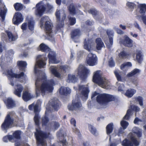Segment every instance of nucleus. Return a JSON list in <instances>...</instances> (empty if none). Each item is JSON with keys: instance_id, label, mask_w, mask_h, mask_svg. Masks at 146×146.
<instances>
[{"instance_id": "ddd939ff", "label": "nucleus", "mask_w": 146, "mask_h": 146, "mask_svg": "<svg viewBox=\"0 0 146 146\" xmlns=\"http://www.w3.org/2000/svg\"><path fill=\"white\" fill-rule=\"evenodd\" d=\"M53 27V24L51 22L49 21H46L45 22L44 24L45 30L47 36L50 38L52 37V36L51 33Z\"/></svg>"}, {"instance_id": "052dcab7", "label": "nucleus", "mask_w": 146, "mask_h": 146, "mask_svg": "<svg viewBox=\"0 0 146 146\" xmlns=\"http://www.w3.org/2000/svg\"><path fill=\"white\" fill-rule=\"evenodd\" d=\"M117 86H118V91H123L125 88V86L123 84H118Z\"/></svg>"}, {"instance_id": "a878e982", "label": "nucleus", "mask_w": 146, "mask_h": 146, "mask_svg": "<svg viewBox=\"0 0 146 146\" xmlns=\"http://www.w3.org/2000/svg\"><path fill=\"white\" fill-rule=\"evenodd\" d=\"M96 48L98 50H101L104 46L103 42L100 38H98L96 39Z\"/></svg>"}, {"instance_id": "9b49d317", "label": "nucleus", "mask_w": 146, "mask_h": 146, "mask_svg": "<svg viewBox=\"0 0 146 146\" xmlns=\"http://www.w3.org/2000/svg\"><path fill=\"white\" fill-rule=\"evenodd\" d=\"M97 61L96 56L92 53H89L86 59L87 64L90 66H94L96 65Z\"/></svg>"}, {"instance_id": "c03bdc74", "label": "nucleus", "mask_w": 146, "mask_h": 146, "mask_svg": "<svg viewBox=\"0 0 146 146\" xmlns=\"http://www.w3.org/2000/svg\"><path fill=\"white\" fill-rule=\"evenodd\" d=\"M89 40H88L85 39L84 41V48L87 50L90 51V45L89 42Z\"/></svg>"}, {"instance_id": "864d4df0", "label": "nucleus", "mask_w": 146, "mask_h": 146, "mask_svg": "<svg viewBox=\"0 0 146 146\" xmlns=\"http://www.w3.org/2000/svg\"><path fill=\"white\" fill-rule=\"evenodd\" d=\"M61 97L62 98L67 97L69 96L70 94V92H59Z\"/></svg>"}, {"instance_id": "393cba45", "label": "nucleus", "mask_w": 146, "mask_h": 146, "mask_svg": "<svg viewBox=\"0 0 146 146\" xmlns=\"http://www.w3.org/2000/svg\"><path fill=\"white\" fill-rule=\"evenodd\" d=\"M38 50L41 51L42 52H47L50 51V48L43 43H41L39 45L38 48Z\"/></svg>"}, {"instance_id": "69168bd1", "label": "nucleus", "mask_w": 146, "mask_h": 146, "mask_svg": "<svg viewBox=\"0 0 146 146\" xmlns=\"http://www.w3.org/2000/svg\"><path fill=\"white\" fill-rule=\"evenodd\" d=\"M55 15L57 19V21L59 22L60 21V13L59 11H56Z\"/></svg>"}, {"instance_id": "39448f33", "label": "nucleus", "mask_w": 146, "mask_h": 146, "mask_svg": "<svg viewBox=\"0 0 146 146\" xmlns=\"http://www.w3.org/2000/svg\"><path fill=\"white\" fill-rule=\"evenodd\" d=\"M39 101H37L36 104L33 103L29 106V109L31 111H33L35 113V115L34 117V120L36 125H38L39 122V117L38 113L39 111V108L38 102Z\"/></svg>"}, {"instance_id": "ea45409f", "label": "nucleus", "mask_w": 146, "mask_h": 146, "mask_svg": "<svg viewBox=\"0 0 146 146\" xmlns=\"http://www.w3.org/2000/svg\"><path fill=\"white\" fill-rule=\"evenodd\" d=\"M5 74L8 77L11 78H15V73L13 72L12 69L7 70L5 72Z\"/></svg>"}, {"instance_id": "bb28decb", "label": "nucleus", "mask_w": 146, "mask_h": 146, "mask_svg": "<svg viewBox=\"0 0 146 146\" xmlns=\"http://www.w3.org/2000/svg\"><path fill=\"white\" fill-rule=\"evenodd\" d=\"M141 72V70L138 68H135L131 72L127 74V76L128 77L137 76Z\"/></svg>"}, {"instance_id": "f257e3e1", "label": "nucleus", "mask_w": 146, "mask_h": 146, "mask_svg": "<svg viewBox=\"0 0 146 146\" xmlns=\"http://www.w3.org/2000/svg\"><path fill=\"white\" fill-rule=\"evenodd\" d=\"M96 96L97 102L101 105H105L108 102L114 101L115 99V97L112 95L105 93L99 94L96 92H93L91 98L92 99Z\"/></svg>"}, {"instance_id": "9d476101", "label": "nucleus", "mask_w": 146, "mask_h": 146, "mask_svg": "<svg viewBox=\"0 0 146 146\" xmlns=\"http://www.w3.org/2000/svg\"><path fill=\"white\" fill-rule=\"evenodd\" d=\"M89 72V70L84 67H79L78 74L82 80H84L87 78Z\"/></svg>"}, {"instance_id": "a211bd4d", "label": "nucleus", "mask_w": 146, "mask_h": 146, "mask_svg": "<svg viewBox=\"0 0 146 146\" xmlns=\"http://www.w3.org/2000/svg\"><path fill=\"white\" fill-rule=\"evenodd\" d=\"M71 37L74 40L78 39L81 35L80 30L78 29H76L72 30L70 33Z\"/></svg>"}, {"instance_id": "7ed1b4c3", "label": "nucleus", "mask_w": 146, "mask_h": 146, "mask_svg": "<svg viewBox=\"0 0 146 146\" xmlns=\"http://www.w3.org/2000/svg\"><path fill=\"white\" fill-rule=\"evenodd\" d=\"M15 114L14 111L10 112L6 117L4 122L1 125V127L4 130L7 129L11 127L13 121L12 117Z\"/></svg>"}, {"instance_id": "bf43d9fd", "label": "nucleus", "mask_w": 146, "mask_h": 146, "mask_svg": "<svg viewBox=\"0 0 146 146\" xmlns=\"http://www.w3.org/2000/svg\"><path fill=\"white\" fill-rule=\"evenodd\" d=\"M108 64L110 67H113L115 66V63L112 57L108 61Z\"/></svg>"}, {"instance_id": "c756f323", "label": "nucleus", "mask_w": 146, "mask_h": 146, "mask_svg": "<svg viewBox=\"0 0 146 146\" xmlns=\"http://www.w3.org/2000/svg\"><path fill=\"white\" fill-rule=\"evenodd\" d=\"M133 132L136 134L137 137H140L141 136L142 130L137 127H134L132 130Z\"/></svg>"}, {"instance_id": "a18cd8bd", "label": "nucleus", "mask_w": 146, "mask_h": 146, "mask_svg": "<svg viewBox=\"0 0 146 146\" xmlns=\"http://www.w3.org/2000/svg\"><path fill=\"white\" fill-rule=\"evenodd\" d=\"M68 10L70 13L75 14L76 13V10L74 6L70 4L69 6Z\"/></svg>"}, {"instance_id": "f3484780", "label": "nucleus", "mask_w": 146, "mask_h": 146, "mask_svg": "<svg viewBox=\"0 0 146 146\" xmlns=\"http://www.w3.org/2000/svg\"><path fill=\"white\" fill-rule=\"evenodd\" d=\"M121 42L122 44L126 47H131L133 45L132 40L127 35L124 36V38L122 40Z\"/></svg>"}, {"instance_id": "f704fd0d", "label": "nucleus", "mask_w": 146, "mask_h": 146, "mask_svg": "<svg viewBox=\"0 0 146 146\" xmlns=\"http://www.w3.org/2000/svg\"><path fill=\"white\" fill-rule=\"evenodd\" d=\"M21 134V132L20 131H16L13 133L12 136L14 138V142L15 141L16 139H20Z\"/></svg>"}, {"instance_id": "a19ab883", "label": "nucleus", "mask_w": 146, "mask_h": 146, "mask_svg": "<svg viewBox=\"0 0 146 146\" xmlns=\"http://www.w3.org/2000/svg\"><path fill=\"white\" fill-rule=\"evenodd\" d=\"M51 71L52 74L55 76L57 78H60V74L57 71L56 68H51Z\"/></svg>"}, {"instance_id": "58836bf2", "label": "nucleus", "mask_w": 146, "mask_h": 146, "mask_svg": "<svg viewBox=\"0 0 146 146\" xmlns=\"http://www.w3.org/2000/svg\"><path fill=\"white\" fill-rule=\"evenodd\" d=\"M9 140L11 142H14V137L12 135H9L4 137L3 138V141L4 142H6Z\"/></svg>"}, {"instance_id": "c85d7f7f", "label": "nucleus", "mask_w": 146, "mask_h": 146, "mask_svg": "<svg viewBox=\"0 0 146 146\" xmlns=\"http://www.w3.org/2000/svg\"><path fill=\"white\" fill-rule=\"evenodd\" d=\"M42 125L43 126L50 127L51 124L49 122V119L46 116L42 117Z\"/></svg>"}, {"instance_id": "72a5a7b5", "label": "nucleus", "mask_w": 146, "mask_h": 146, "mask_svg": "<svg viewBox=\"0 0 146 146\" xmlns=\"http://www.w3.org/2000/svg\"><path fill=\"white\" fill-rule=\"evenodd\" d=\"M102 83L100 84L99 85H102L103 88H108L109 87L108 81L105 78H104L102 80Z\"/></svg>"}, {"instance_id": "cd10ccee", "label": "nucleus", "mask_w": 146, "mask_h": 146, "mask_svg": "<svg viewBox=\"0 0 146 146\" xmlns=\"http://www.w3.org/2000/svg\"><path fill=\"white\" fill-rule=\"evenodd\" d=\"M88 92H78L76 95L77 97L81 98L83 100H86L87 99L88 96Z\"/></svg>"}, {"instance_id": "09e8293b", "label": "nucleus", "mask_w": 146, "mask_h": 146, "mask_svg": "<svg viewBox=\"0 0 146 146\" xmlns=\"http://www.w3.org/2000/svg\"><path fill=\"white\" fill-rule=\"evenodd\" d=\"M88 12L92 14L94 17L97 15L98 14V11L94 9H90L88 10Z\"/></svg>"}, {"instance_id": "f8f14e48", "label": "nucleus", "mask_w": 146, "mask_h": 146, "mask_svg": "<svg viewBox=\"0 0 146 146\" xmlns=\"http://www.w3.org/2000/svg\"><path fill=\"white\" fill-rule=\"evenodd\" d=\"M53 89V85L47 82L42 83L40 86V91H52Z\"/></svg>"}, {"instance_id": "0eeeda50", "label": "nucleus", "mask_w": 146, "mask_h": 146, "mask_svg": "<svg viewBox=\"0 0 146 146\" xmlns=\"http://www.w3.org/2000/svg\"><path fill=\"white\" fill-rule=\"evenodd\" d=\"M100 70H97L94 72L92 78V81L94 83L99 85L103 83L104 77H102Z\"/></svg>"}, {"instance_id": "1a4fd4ad", "label": "nucleus", "mask_w": 146, "mask_h": 146, "mask_svg": "<svg viewBox=\"0 0 146 146\" xmlns=\"http://www.w3.org/2000/svg\"><path fill=\"white\" fill-rule=\"evenodd\" d=\"M82 107V104L80 100L76 99L73 101L71 105L68 106V109L70 110H77Z\"/></svg>"}, {"instance_id": "2eb2a0df", "label": "nucleus", "mask_w": 146, "mask_h": 146, "mask_svg": "<svg viewBox=\"0 0 146 146\" xmlns=\"http://www.w3.org/2000/svg\"><path fill=\"white\" fill-rule=\"evenodd\" d=\"M50 105L52 109L56 111L61 106L60 101L56 98L52 99L50 101Z\"/></svg>"}, {"instance_id": "8fccbe9b", "label": "nucleus", "mask_w": 146, "mask_h": 146, "mask_svg": "<svg viewBox=\"0 0 146 146\" xmlns=\"http://www.w3.org/2000/svg\"><path fill=\"white\" fill-rule=\"evenodd\" d=\"M68 79L72 82L73 83H75L76 82L77 80V78L74 75H69L68 76Z\"/></svg>"}, {"instance_id": "13d9d810", "label": "nucleus", "mask_w": 146, "mask_h": 146, "mask_svg": "<svg viewBox=\"0 0 146 146\" xmlns=\"http://www.w3.org/2000/svg\"><path fill=\"white\" fill-rule=\"evenodd\" d=\"M114 73L117 80L118 81H121L122 80L121 76L119 74L118 72L117 71H115L114 72Z\"/></svg>"}, {"instance_id": "603ef678", "label": "nucleus", "mask_w": 146, "mask_h": 146, "mask_svg": "<svg viewBox=\"0 0 146 146\" xmlns=\"http://www.w3.org/2000/svg\"><path fill=\"white\" fill-rule=\"evenodd\" d=\"M69 21L70 25L71 26L74 25L76 22V19L75 17H69Z\"/></svg>"}, {"instance_id": "4c0bfd02", "label": "nucleus", "mask_w": 146, "mask_h": 146, "mask_svg": "<svg viewBox=\"0 0 146 146\" xmlns=\"http://www.w3.org/2000/svg\"><path fill=\"white\" fill-rule=\"evenodd\" d=\"M5 32L7 34L9 39L11 41H14L16 40L15 36L12 33L8 31H6Z\"/></svg>"}, {"instance_id": "0e129e2a", "label": "nucleus", "mask_w": 146, "mask_h": 146, "mask_svg": "<svg viewBox=\"0 0 146 146\" xmlns=\"http://www.w3.org/2000/svg\"><path fill=\"white\" fill-rule=\"evenodd\" d=\"M124 94L128 98L131 97L135 94L133 92H124Z\"/></svg>"}, {"instance_id": "6e6d98bb", "label": "nucleus", "mask_w": 146, "mask_h": 146, "mask_svg": "<svg viewBox=\"0 0 146 146\" xmlns=\"http://www.w3.org/2000/svg\"><path fill=\"white\" fill-rule=\"evenodd\" d=\"M126 5L129 8L131 9H133L136 6V5L134 3L130 2L127 3Z\"/></svg>"}, {"instance_id": "4d7b16f0", "label": "nucleus", "mask_w": 146, "mask_h": 146, "mask_svg": "<svg viewBox=\"0 0 146 146\" xmlns=\"http://www.w3.org/2000/svg\"><path fill=\"white\" fill-rule=\"evenodd\" d=\"M50 92H36V96L37 97L38 96V94L39 93H40L43 97L48 96Z\"/></svg>"}, {"instance_id": "c9c22d12", "label": "nucleus", "mask_w": 146, "mask_h": 146, "mask_svg": "<svg viewBox=\"0 0 146 146\" xmlns=\"http://www.w3.org/2000/svg\"><path fill=\"white\" fill-rule=\"evenodd\" d=\"M70 122L71 124L73 125L74 127V128H73V131L76 133H79V130L76 127V120L74 118H72L70 120Z\"/></svg>"}, {"instance_id": "de8ad7c7", "label": "nucleus", "mask_w": 146, "mask_h": 146, "mask_svg": "<svg viewBox=\"0 0 146 146\" xmlns=\"http://www.w3.org/2000/svg\"><path fill=\"white\" fill-rule=\"evenodd\" d=\"M35 23L33 21H29L28 23V27L29 29L31 31L34 30Z\"/></svg>"}, {"instance_id": "4468645a", "label": "nucleus", "mask_w": 146, "mask_h": 146, "mask_svg": "<svg viewBox=\"0 0 146 146\" xmlns=\"http://www.w3.org/2000/svg\"><path fill=\"white\" fill-rule=\"evenodd\" d=\"M23 20L22 15L21 13L17 12L15 13L12 19L13 24L17 25L19 24Z\"/></svg>"}, {"instance_id": "423d86ee", "label": "nucleus", "mask_w": 146, "mask_h": 146, "mask_svg": "<svg viewBox=\"0 0 146 146\" xmlns=\"http://www.w3.org/2000/svg\"><path fill=\"white\" fill-rule=\"evenodd\" d=\"M42 2L40 1L36 5L35 14L36 15L39 17H41L43 15L46 10L45 6L42 5Z\"/></svg>"}, {"instance_id": "e2e57ef3", "label": "nucleus", "mask_w": 146, "mask_h": 146, "mask_svg": "<svg viewBox=\"0 0 146 146\" xmlns=\"http://www.w3.org/2000/svg\"><path fill=\"white\" fill-rule=\"evenodd\" d=\"M58 91H70V89L64 86H61L58 90Z\"/></svg>"}, {"instance_id": "5701e85b", "label": "nucleus", "mask_w": 146, "mask_h": 146, "mask_svg": "<svg viewBox=\"0 0 146 146\" xmlns=\"http://www.w3.org/2000/svg\"><path fill=\"white\" fill-rule=\"evenodd\" d=\"M22 98L25 102H27L34 98L35 96L31 95L29 92H23Z\"/></svg>"}, {"instance_id": "6ab92c4d", "label": "nucleus", "mask_w": 146, "mask_h": 146, "mask_svg": "<svg viewBox=\"0 0 146 146\" xmlns=\"http://www.w3.org/2000/svg\"><path fill=\"white\" fill-rule=\"evenodd\" d=\"M27 65V63L25 61H18L17 62V66L21 71L25 72Z\"/></svg>"}, {"instance_id": "4be33fe9", "label": "nucleus", "mask_w": 146, "mask_h": 146, "mask_svg": "<svg viewBox=\"0 0 146 146\" xmlns=\"http://www.w3.org/2000/svg\"><path fill=\"white\" fill-rule=\"evenodd\" d=\"M7 9L5 6L0 7V17H1L2 21H3L5 19Z\"/></svg>"}, {"instance_id": "dca6fc26", "label": "nucleus", "mask_w": 146, "mask_h": 146, "mask_svg": "<svg viewBox=\"0 0 146 146\" xmlns=\"http://www.w3.org/2000/svg\"><path fill=\"white\" fill-rule=\"evenodd\" d=\"M140 110V108L138 106L133 105H131V106L130 109L127 110V113L123 117V119L128 120L130 116L131 115L132 110L137 112L139 111Z\"/></svg>"}, {"instance_id": "aec40b11", "label": "nucleus", "mask_w": 146, "mask_h": 146, "mask_svg": "<svg viewBox=\"0 0 146 146\" xmlns=\"http://www.w3.org/2000/svg\"><path fill=\"white\" fill-rule=\"evenodd\" d=\"M4 102L8 109L12 108L16 106L15 102L11 98H8L6 100L4 101Z\"/></svg>"}, {"instance_id": "5fc2aeb1", "label": "nucleus", "mask_w": 146, "mask_h": 146, "mask_svg": "<svg viewBox=\"0 0 146 146\" xmlns=\"http://www.w3.org/2000/svg\"><path fill=\"white\" fill-rule=\"evenodd\" d=\"M120 124L124 129H126L129 125L128 122L123 120L121 121Z\"/></svg>"}, {"instance_id": "7c9ffc66", "label": "nucleus", "mask_w": 146, "mask_h": 146, "mask_svg": "<svg viewBox=\"0 0 146 146\" xmlns=\"http://www.w3.org/2000/svg\"><path fill=\"white\" fill-rule=\"evenodd\" d=\"M16 11H20L23 8V5L21 3H16L13 5Z\"/></svg>"}, {"instance_id": "3c124183", "label": "nucleus", "mask_w": 146, "mask_h": 146, "mask_svg": "<svg viewBox=\"0 0 146 146\" xmlns=\"http://www.w3.org/2000/svg\"><path fill=\"white\" fill-rule=\"evenodd\" d=\"M15 91H22L23 87L21 84H18L15 86Z\"/></svg>"}, {"instance_id": "e433bc0d", "label": "nucleus", "mask_w": 146, "mask_h": 146, "mask_svg": "<svg viewBox=\"0 0 146 146\" xmlns=\"http://www.w3.org/2000/svg\"><path fill=\"white\" fill-rule=\"evenodd\" d=\"M113 124L112 123L109 124L106 127V132L108 135L110 134L111 133L113 129Z\"/></svg>"}, {"instance_id": "774afa93", "label": "nucleus", "mask_w": 146, "mask_h": 146, "mask_svg": "<svg viewBox=\"0 0 146 146\" xmlns=\"http://www.w3.org/2000/svg\"><path fill=\"white\" fill-rule=\"evenodd\" d=\"M139 17L141 18L144 24L146 25V15H142L139 16Z\"/></svg>"}, {"instance_id": "f03ea898", "label": "nucleus", "mask_w": 146, "mask_h": 146, "mask_svg": "<svg viewBox=\"0 0 146 146\" xmlns=\"http://www.w3.org/2000/svg\"><path fill=\"white\" fill-rule=\"evenodd\" d=\"M36 131L35 134L37 141L38 146H46L45 139L48 137V134L39 129H36Z\"/></svg>"}, {"instance_id": "79ce46f5", "label": "nucleus", "mask_w": 146, "mask_h": 146, "mask_svg": "<svg viewBox=\"0 0 146 146\" xmlns=\"http://www.w3.org/2000/svg\"><path fill=\"white\" fill-rule=\"evenodd\" d=\"M39 68H44V66L46 64V63L43 60H40L36 62Z\"/></svg>"}, {"instance_id": "b1692460", "label": "nucleus", "mask_w": 146, "mask_h": 146, "mask_svg": "<svg viewBox=\"0 0 146 146\" xmlns=\"http://www.w3.org/2000/svg\"><path fill=\"white\" fill-rule=\"evenodd\" d=\"M143 55L142 52L140 50L136 51V58L139 63H141L143 60Z\"/></svg>"}, {"instance_id": "412c9836", "label": "nucleus", "mask_w": 146, "mask_h": 146, "mask_svg": "<svg viewBox=\"0 0 146 146\" xmlns=\"http://www.w3.org/2000/svg\"><path fill=\"white\" fill-rule=\"evenodd\" d=\"M74 88L75 90L79 91H89V87L86 85L79 84L78 87H74Z\"/></svg>"}, {"instance_id": "2f4dec72", "label": "nucleus", "mask_w": 146, "mask_h": 146, "mask_svg": "<svg viewBox=\"0 0 146 146\" xmlns=\"http://www.w3.org/2000/svg\"><path fill=\"white\" fill-rule=\"evenodd\" d=\"M138 7L140 8V13L141 14H144L145 13L146 10V4H141L138 5Z\"/></svg>"}, {"instance_id": "6e6552de", "label": "nucleus", "mask_w": 146, "mask_h": 146, "mask_svg": "<svg viewBox=\"0 0 146 146\" xmlns=\"http://www.w3.org/2000/svg\"><path fill=\"white\" fill-rule=\"evenodd\" d=\"M47 56L49 64H57L60 62V61L56 58V52L54 51H49Z\"/></svg>"}, {"instance_id": "20e7f679", "label": "nucleus", "mask_w": 146, "mask_h": 146, "mask_svg": "<svg viewBox=\"0 0 146 146\" xmlns=\"http://www.w3.org/2000/svg\"><path fill=\"white\" fill-rule=\"evenodd\" d=\"M127 137L129 140L125 139L123 141L122 143L123 146H133L134 145L137 146L139 145V141L134 137L132 133H129Z\"/></svg>"}, {"instance_id": "37998d69", "label": "nucleus", "mask_w": 146, "mask_h": 146, "mask_svg": "<svg viewBox=\"0 0 146 146\" xmlns=\"http://www.w3.org/2000/svg\"><path fill=\"white\" fill-rule=\"evenodd\" d=\"M129 55L127 52L123 50L120 52L118 54V56L120 58L124 59L127 57Z\"/></svg>"}, {"instance_id": "473e14b6", "label": "nucleus", "mask_w": 146, "mask_h": 146, "mask_svg": "<svg viewBox=\"0 0 146 146\" xmlns=\"http://www.w3.org/2000/svg\"><path fill=\"white\" fill-rule=\"evenodd\" d=\"M88 128L91 133L95 136L97 135L98 133L96 128L90 124L88 125Z\"/></svg>"}, {"instance_id": "49530a36", "label": "nucleus", "mask_w": 146, "mask_h": 146, "mask_svg": "<svg viewBox=\"0 0 146 146\" xmlns=\"http://www.w3.org/2000/svg\"><path fill=\"white\" fill-rule=\"evenodd\" d=\"M19 74H16L15 73V78H16L19 79L22 77H25L26 75L25 74V72L21 71Z\"/></svg>"}, {"instance_id": "680f3d73", "label": "nucleus", "mask_w": 146, "mask_h": 146, "mask_svg": "<svg viewBox=\"0 0 146 146\" xmlns=\"http://www.w3.org/2000/svg\"><path fill=\"white\" fill-rule=\"evenodd\" d=\"M46 17L44 16L42 17L41 18L40 22V24L41 28H42L43 26L44 22V21L45 22L46 21Z\"/></svg>"}, {"instance_id": "338daca9", "label": "nucleus", "mask_w": 146, "mask_h": 146, "mask_svg": "<svg viewBox=\"0 0 146 146\" xmlns=\"http://www.w3.org/2000/svg\"><path fill=\"white\" fill-rule=\"evenodd\" d=\"M143 98L140 96H139L137 98V100L139 102V105L141 106H143Z\"/></svg>"}]
</instances>
